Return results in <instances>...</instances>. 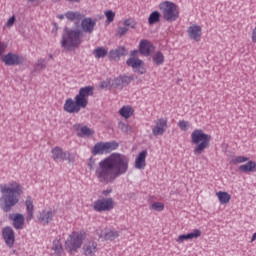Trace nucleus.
Returning <instances> with one entry per match:
<instances>
[{
    "mask_svg": "<svg viewBox=\"0 0 256 256\" xmlns=\"http://www.w3.org/2000/svg\"><path fill=\"white\" fill-rule=\"evenodd\" d=\"M15 21H17V18L15 17V15H13L6 21L4 27H6L7 29H11V27L15 25Z\"/></svg>",
    "mask_w": 256,
    "mask_h": 256,
    "instance_id": "obj_41",
    "label": "nucleus"
},
{
    "mask_svg": "<svg viewBox=\"0 0 256 256\" xmlns=\"http://www.w3.org/2000/svg\"><path fill=\"white\" fill-rule=\"evenodd\" d=\"M239 171L242 173H255L256 172V162L253 160L239 166Z\"/></svg>",
    "mask_w": 256,
    "mask_h": 256,
    "instance_id": "obj_26",
    "label": "nucleus"
},
{
    "mask_svg": "<svg viewBox=\"0 0 256 256\" xmlns=\"http://www.w3.org/2000/svg\"><path fill=\"white\" fill-rule=\"evenodd\" d=\"M152 60L154 65H163L165 63V55L161 51H157L153 54Z\"/></svg>",
    "mask_w": 256,
    "mask_h": 256,
    "instance_id": "obj_29",
    "label": "nucleus"
},
{
    "mask_svg": "<svg viewBox=\"0 0 256 256\" xmlns=\"http://www.w3.org/2000/svg\"><path fill=\"white\" fill-rule=\"evenodd\" d=\"M26 213V221H31L33 217H35V206L33 205V197L27 196L25 201Z\"/></svg>",
    "mask_w": 256,
    "mask_h": 256,
    "instance_id": "obj_22",
    "label": "nucleus"
},
{
    "mask_svg": "<svg viewBox=\"0 0 256 256\" xmlns=\"http://www.w3.org/2000/svg\"><path fill=\"white\" fill-rule=\"evenodd\" d=\"M127 171H129V157L121 153H112L98 163L95 175L99 183L109 185Z\"/></svg>",
    "mask_w": 256,
    "mask_h": 256,
    "instance_id": "obj_1",
    "label": "nucleus"
},
{
    "mask_svg": "<svg viewBox=\"0 0 256 256\" xmlns=\"http://www.w3.org/2000/svg\"><path fill=\"white\" fill-rule=\"evenodd\" d=\"M147 150H144L138 154V156L135 159V168L136 169H145L147 162Z\"/></svg>",
    "mask_w": 256,
    "mask_h": 256,
    "instance_id": "obj_24",
    "label": "nucleus"
},
{
    "mask_svg": "<svg viewBox=\"0 0 256 256\" xmlns=\"http://www.w3.org/2000/svg\"><path fill=\"white\" fill-rule=\"evenodd\" d=\"M109 51L105 47H98L93 50V55L96 59H103L104 57H107V54Z\"/></svg>",
    "mask_w": 256,
    "mask_h": 256,
    "instance_id": "obj_30",
    "label": "nucleus"
},
{
    "mask_svg": "<svg viewBox=\"0 0 256 256\" xmlns=\"http://www.w3.org/2000/svg\"><path fill=\"white\" fill-rule=\"evenodd\" d=\"M96 235L99 239H102L103 241H110L111 243L116 239H119V231L115 228L106 229L105 232H103V229H97Z\"/></svg>",
    "mask_w": 256,
    "mask_h": 256,
    "instance_id": "obj_13",
    "label": "nucleus"
},
{
    "mask_svg": "<svg viewBox=\"0 0 256 256\" xmlns=\"http://www.w3.org/2000/svg\"><path fill=\"white\" fill-rule=\"evenodd\" d=\"M192 145L194 147V155H202L205 149L211 146V135L205 133L202 129H194L190 135Z\"/></svg>",
    "mask_w": 256,
    "mask_h": 256,
    "instance_id": "obj_5",
    "label": "nucleus"
},
{
    "mask_svg": "<svg viewBox=\"0 0 256 256\" xmlns=\"http://www.w3.org/2000/svg\"><path fill=\"white\" fill-rule=\"evenodd\" d=\"M104 15L106 17V25H109L115 21V12H113V10L105 11Z\"/></svg>",
    "mask_w": 256,
    "mask_h": 256,
    "instance_id": "obj_35",
    "label": "nucleus"
},
{
    "mask_svg": "<svg viewBox=\"0 0 256 256\" xmlns=\"http://www.w3.org/2000/svg\"><path fill=\"white\" fill-rule=\"evenodd\" d=\"M158 9L163 15V19L168 23H173L179 19V6L171 1H163L158 5Z\"/></svg>",
    "mask_w": 256,
    "mask_h": 256,
    "instance_id": "obj_7",
    "label": "nucleus"
},
{
    "mask_svg": "<svg viewBox=\"0 0 256 256\" xmlns=\"http://www.w3.org/2000/svg\"><path fill=\"white\" fill-rule=\"evenodd\" d=\"M2 239H4L5 245L10 249L15 245V231L10 226H6L2 229Z\"/></svg>",
    "mask_w": 256,
    "mask_h": 256,
    "instance_id": "obj_17",
    "label": "nucleus"
},
{
    "mask_svg": "<svg viewBox=\"0 0 256 256\" xmlns=\"http://www.w3.org/2000/svg\"><path fill=\"white\" fill-rule=\"evenodd\" d=\"M251 41L252 43H256V26L252 29Z\"/></svg>",
    "mask_w": 256,
    "mask_h": 256,
    "instance_id": "obj_47",
    "label": "nucleus"
},
{
    "mask_svg": "<svg viewBox=\"0 0 256 256\" xmlns=\"http://www.w3.org/2000/svg\"><path fill=\"white\" fill-rule=\"evenodd\" d=\"M55 217V210H41L38 214V221L42 225H49Z\"/></svg>",
    "mask_w": 256,
    "mask_h": 256,
    "instance_id": "obj_19",
    "label": "nucleus"
},
{
    "mask_svg": "<svg viewBox=\"0 0 256 256\" xmlns=\"http://www.w3.org/2000/svg\"><path fill=\"white\" fill-rule=\"evenodd\" d=\"M151 211L161 212L165 209V204L163 202H154L150 205Z\"/></svg>",
    "mask_w": 256,
    "mask_h": 256,
    "instance_id": "obj_36",
    "label": "nucleus"
},
{
    "mask_svg": "<svg viewBox=\"0 0 256 256\" xmlns=\"http://www.w3.org/2000/svg\"><path fill=\"white\" fill-rule=\"evenodd\" d=\"M189 239H199L201 237V230L195 229L192 232L188 233Z\"/></svg>",
    "mask_w": 256,
    "mask_h": 256,
    "instance_id": "obj_40",
    "label": "nucleus"
},
{
    "mask_svg": "<svg viewBox=\"0 0 256 256\" xmlns=\"http://www.w3.org/2000/svg\"><path fill=\"white\" fill-rule=\"evenodd\" d=\"M132 78L129 76H125V75H121L118 78L115 79V85L117 86H125V85H129V83H131Z\"/></svg>",
    "mask_w": 256,
    "mask_h": 256,
    "instance_id": "obj_31",
    "label": "nucleus"
},
{
    "mask_svg": "<svg viewBox=\"0 0 256 256\" xmlns=\"http://www.w3.org/2000/svg\"><path fill=\"white\" fill-rule=\"evenodd\" d=\"M187 34L189 39L192 41H196V43H199L201 41V37H203V28L199 26L198 24H192L187 29Z\"/></svg>",
    "mask_w": 256,
    "mask_h": 256,
    "instance_id": "obj_16",
    "label": "nucleus"
},
{
    "mask_svg": "<svg viewBox=\"0 0 256 256\" xmlns=\"http://www.w3.org/2000/svg\"><path fill=\"white\" fill-rule=\"evenodd\" d=\"M47 67V64L45 63V59H39L36 62V69L39 71H42V69H45Z\"/></svg>",
    "mask_w": 256,
    "mask_h": 256,
    "instance_id": "obj_42",
    "label": "nucleus"
},
{
    "mask_svg": "<svg viewBox=\"0 0 256 256\" xmlns=\"http://www.w3.org/2000/svg\"><path fill=\"white\" fill-rule=\"evenodd\" d=\"M247 161H249V158L245 157V156H237L235 158H233L230 163H232V165H239L241 163H247Z\"/></svg>",
    "mask_w": 256,
    "mask_h": 256,
    "instance_id": "obj_37",
    "label": "nucleus"
},
{
    "mask_svg": "<svg viewBox=\"0 0 256 256\" xmlns=\"http://www.w3.org/2000/svg\"><path fill=\"white\" fill-rule=\"evenodd\" d=\"M109 193H111V190H104L102 192V195H104L105 197H107V195H109Z\"/></svg>",
    "mask_w": 256,
    "mask_h": 256,
    "instance_id": "obj_48",
    "label": "nucleus"
},
{
    "mask_svg": "<svg viewBox=\"0 0 256 256\" xmlns=\"http://www.w3.org/2000/svg\"><path fill=\"white\" fill-rule=\"evenodd\" d=\"M123 25L125 27H130V29H135L137 27V21L133 18H128L124 20Z\"/></svg>",
    "mask_w": 256,
    "mask_h": 256,
    "instance_id": "obj_38",
    "label": "nucleus"
},
{
    "mask_svg": "<svg viewBox=\"0 0 256 256\" xmlns=\"http://www.w3.org/2000/svg\"><path fill=\"white\" fill-rule=\"evenodd\" d=\"M216 197L221 205H227L231 201V194L225 191L216 192Z\"/></svg>",
    "mask_w": 256,
    "mask_h": 256,
    "instance_id": "obj_28",
    "label": "nucleus"
},
{
    "mask_svg": "<svg viewBox=\"0 0 256 256\" xmlns=\"http://www.w3.org/2000/svg\"><path fill=\"white\" fill-rule=\"evenodd\" d=\"M49 57H50V59H53V54H50Z\"/></svg>",
    "mask_w": 256,
    "mask_h": 256,
    "instance_id": "obj_51",
    "label": "nucleus"
},
{
    "mask_svg": "<svg viewBox=\"0 0 256 256\" xmlns=\"http://www.w3.org/2000/svg\"><path fill=\"white\" fill-rule=\"evenodd\" d=\"M161 21V13L159 11H153L148 18L149 25H155V23H159Z\"/></svg>",
    "mask_w": 256,
    "mask_h": 256,
    "instance_id": "obj_32",
    "label": "nucleus"
},
{
    "mask_svg": "<svg viewBox=\"0 0 256 256\" xmlns=\"http://www.w3.org/2000/svg\"><path fill=\"white\" fill-rule=\"evenodd\" d=\"M95 87L85 86L79 89L78 94L73 98H67L63 105V111L70 115H77L81 109H87L89 105V97H93Z\"/></svg>",
    "mask_w": 256,
    "mask_h": 256,
    "instance_id": "obj_3",
    "label": "nucleus"
},
{
    "mask_svg": "<svg viewBox=\"0 0 256 256\" xmlns=\"http://www.w3.org/2000/svg\"><path fill=\"white\" fill-rule=\"evenodd\" d=\"M2 62L8 66L23 65V63H25V58L10 52L2 56Z\"/></svg>",
    "mask_w": 256,
    "mask_h": 256,
    "instance_id": "obj_14",
    "label": "nucleus"
},
{
    "mask_svg": "<svg viewBox=\"0 0 256 256\" xmlns=\"http://www.w3.org/2000/svg\"><path fill=\"white\" fill-rule=\"evenodd\" d=\"M68 21H81V13L69 11L65 14Z\"/></svg>",
    "mask_w": 256,
    "mask_h": 256,
    "instance_id": "obj_34",
    "label": "nucleus"
},
{
    "mask_svg": "<svg viewBox=\"0 0 256 256\" xmlns=\"http://www.w3.org/2000/svg\"><path fill=\"white\" fill-rule=\"evenodd\" d=\"M189 234H181L178 236V238L176 239V241L178 243H183V241H189Z\"/></svg>",
    "mask_w": 256,
    "mask_h": 256,
    "instance_id": "obj_44",
    "label": "nucleus"
},
{
    "mask_svg": "<svg viewBox=\"0 0 256 256\" xmlns=\"http://www.w3.org/2000/svg\"><path fill=\"white\" fill-rule=\"evenodd\" d=\"M119 143L116 141L111 142H98L94 145L92 149V155H107L111 151L117 150Z\"/></svg>",
    "mask_w": 256,
    "mask_h": 256,
    "instance_id": "obj_8",
    "label": "nucleus"
},
{
    "mask_svg": "<svg viewBox=\"0 0 256 256\" xmlns=\"http://www.w3.org/2000/svg\"><path fill=\"white\" fill-rule=\"evenodd\" d=\"M95 25H97V21L92 18H84L81 21V29L83 33H88L89 35L95 31Z\"/></svg>",
    "mask_w": 256,
    "mask_h": 256,
    "instance_id": "obj_20",
    "label": "nucleus"
},
{
    "mask_svg": "<svg viewBox=\"0 0 256 256\" xmlns=\"http://www.w3.org/2000/svg\"><path fill=\"white\" fill-rule=\"evenodd\" d=\"M9 219L13 221V227L15 229H23L25 226V217L23 214H10Z\"/></svg>",
    "mask_w": 256,
    "mask_h": 256,
    "instance_id": "obj_23",
    "label": "nucleus"
},
{
    "mask_svg": "<svg viewBox=\"0 0 256 256\" xmlns=\"http://www.w3.org/2000/svg\"><path fill=\"white\" fill-rule=\"evenodd\" d=\"M58 19H60V20L65 19V15H63V14L58 15Z\"/></svg>",
    "mask_w": 256,
    "mask_h": 256,
    "instance_id": "obj_49",
    "label": "nucleus"
},
{
    "mask_svg": "<svg viewBox=\"0 0 256 256\" xmlns=\"http://www.w3.org/2000/svg\"><path fill=\"white\" fill-rule=\"evenodd\" d=\"M121 51H125V47H122L121 49L111 50L109 52V60L110 61H117L118 59H120Z\"/></svg>",
    "mask_w": 256,
    "mask_h": 256,
    "instance_id": "obj_33",
    "label": "nucleus"
},
{
    "mask_svg": "<svg viewBox=\"0 0 256 256\" xmlns=\"http://www.w3.org/2000/svg\"><path fill=\"white\" fill-rule=\"evenodd\" d=\"M51 255L52 256H63L65 255V251L63 250V244H61V240H54L51 247Z\"/></svg>",
    "mask_w": 256,
    "mask_h": 256,
    "instance_id": "obj_25",
    "label": "nucleus"
},
{
    "mask_svg": "<svg viewBox=\"0 0 256 256\" xmlns=\"http://www.w3.org/2000/svg\"><path fill=\"white\" fill-rule=\"evenodd\" d=\"M5 51H7V44L0 41V57H1V55H3V53H5Z\"/></svg>",
    "mask_w": 256,
    "mask_h": 256,
    "instance_id": "obj_46",
    "label": "nucleus"
},
{
    "mask_svg": "<svg viewBox=\"0 0 256 256\" xmlns=\"http://www.w3.org/2000/svg\"><path fill=\"white\" fill-rule=\"evenodd\" d=\"M134 113L135 110L130 105L122 106L119 110V115H121V117L124 119H130V117H133Z\"/></svg>",
    "mask_w": 256,
    "mask_h": 256,
    "instance_id": "obj_27",
    "label": "nucleus"
},
{
    "mask_svg": "<svg viewBox=\"0 0 256 256\" xmlns=\"http://www.w3.org/2000/svg\"><path fill=\"white\" fill-rule=\"evenodd\" d=\"M178 127L180 131H189V127H191V124L189 123V121L180 120L178 122Z\"/></svg>",
    "mask_w": 256,
    "mask_h": 256,
    "instance_id": "obj_39",
    "label": "nucleus"
},
{
    "mask_svg": "<svg viewBox=\"0 0 256 256\" xmlns=\"http://www.w3.org/2000/svg\"><path fill=\"white\" fill-rule=\"evenodd\" d=\"M139 51L141 55H144V57H149L155 51V46L151 41L147 39H143L139 43Z\"/></svg>",
    "mask_w": 256,
    "mask_h": 256,
    "instance_id": "obj_18",
    "label": "nucleus"
},
{
    "mask_svg": "<svg viewBox=\"0 0 256 256\" xmlns=\"http://www.w3.org/2000/svg\"><path fill=\"white\" fill-rule=\"evenodd\" d=\"M37 0H28V3H35Z\"/></svg>",
    "mask_w": 256,
    "mask_h": 256,
    "instance_id": "obj_50",
    "label": "nucleus"
},
{
    "mask_svg": "<svg viewBox=\"0 0 256 256\" xmlns=\"http://www.w3.org/2000/svg\"><path fill=\"white\" fill-rule=\"evenodd\" d=\"M85 239H87V232L74 231L68 236L65 242V248L69 253H76V251H79V249L83 247V241H85Z\"/></svg>",
    "mask_w": 256,
    "mask_h": 256,
    "instance_id": "obj_6",
    "label": "nucleus"
},
{
    "mask_svg": "<svg viewBox=\"0 0 256 256\" xmlns=\"http://www.w3.org/2000/svg\"><path fill=\"white\" fill-rule=\"evenodd\" d=\"M83 37V30L65 28L61 45L66 51H73V49H77L83 43Z\"/></svg>",
    "mask_w": 256,
    "mask_h": 256,
    "instance_id": "obj_4",
    "label": "nucleus"
},
{
    "mask_svg": "<svg viewBox=\"0 0 256 256\" xmlns=\"http://www.w3.org/2000/svg\"><path fill=\"white\" fill-rule=\"evenodd\" d=\"M0 192L2 193L1 207L5 213H9L11 208L19 203V197L23 195V185L17 181H10L0 185Z\"/></svg>",
    "mask_w": 256,
    "mask_h": 256,
    "instance_id": "obj_2",
    "label": "nucleus"
},
{
    "mask_svg": "<svg viewBox=\"0 0 256 256\" xmlns=\"http://www.w3.org/2000/svg\"><path fill=\"white\" fill-rule=\"evenodd\" d=\"M73 128L77 131L78 137H91L95 133V130L81 124H75Z\"/></svg>",
    "mask_w": 256,
    "mask_h": 256,
    "instance_id": "obj_21",
    "label": "nucleus"
},
{
    "mask_svg": "<svg viewBox=\"0 0 256 256\" xmlns=\"http://www.w3.org/2000/svg\"><path fill=\"white\" fill-rule=\"evenodd\" d=\"M99 253V243L95 239L87 240L82 246L84 256H96Z\"/></svg>",
    "mask_w": 256,
    "mask_h": 256,
    "instance_id": "obj_12",
    "label": "nucleus"
},
{
    "mask_svg": "<svg viewBox=\"0 0 256 256\" xmlns=\"http://www.w3.org/2000/svg\"><path fill=\"white\" fill-rule=\"evenodd\" d=\"M167 128V118H159L155 121L154 127L152 128V135H154V137L164 135Z\"/></svg>",
    "mask_w": 256,
    "mask_h": 256,
    "instance_id": "obj_15",
    "label": "nucleus"
},
{
    "mask_svg": "<svg viewBox=\"0 0 256 256\" xmlns=\"http://www.w3.org/2000/svg\"><path fill=\"white\" fill-rule=\"evenodd\" d=\"M128 32H129V28L127 27H118L117 29L118 37H123L124 35H127Z\"/></svg>",
    "mask_w": 256,
    "mask_h": 256,
    "instance_id": "obj_43",
    "label": "nucleus"
},
{
    "mask_svg": "<svg viewBox=\"0 0 256 256\" xmlns=\"http://www.w3.org/2000/svg\"><path fill=\"white\" fill-rule=\"evenodd\" d=\"M118 127H119L120 130L123 131V133H127V131H129V125H127V124H125L123 122H120L118 124Z\"/></svg>",
    "mask_w": 256,
    "mask_h": 256,
    "instance_id": "obj_45",
    "label": "nucleus"
},
{
    "mask_svg": "<svg viewBox=\"0 0 256 256\" xmlns=\"http://www.w3.org/2000/svg\"><path fill=\"white\" fill-rule=\"evenodd\" d=\"M93 209L97 211V213L113 211V209H115V200L111 197L98 199L93 203Z\"/></svg>",
    "mask_w": 256,
    "mask_h": 256,
    "instance_id": "obj_10",
    "label": "nucleus"
},
{
    "mask_svg": "<svg viewBox=\"0 0 256 256\" xmlns=\"http://www.w3.org/2000/svg\"><path fill=\"white\" fill-rule=\"evenodd\" d=\"M101 87L103 88V87H105V85L102 83V84H101Z\"/></svg>",
    "mask_w": 256,
    "mask_h": 256,
    "instance_id": "obj_52",
    "label": "nucleus"
},
{
    "mask_svg": "<svg viewBox=\"0 0 256 256\" xmlns=\"http://www.w3.org/2000/svg\"><path fill=\"white\" fill-rule=\"evenodd\" d=\"M51 155L55 163H59L61 161H68V163L75 162V156H73L69 151H64L63 148L59 146L52 148Z\"/></svg>",
    "mask_w": 256,
    "mask_h": 256,
    "instance_id": "obj_9",
    "label": "nucleus"
},
{
    "mask_svg": "<svg viewBox=\"0 0 256 256\" xmlns=\"http://www.w3.org/2000/svg\"><path fill=\"white\" fill-rule=\"evenodd\" d=\"M137 50H134L131 54V57L127 60L128 67H132V69H135L140 75L145 74V63H143V60L137 58Z\"/></svg>",
    "mask_w": 256,
    "mask_h": 256,
    "instance_id": "obj_11",
    "label": "nucleus"
}]
</instances>
